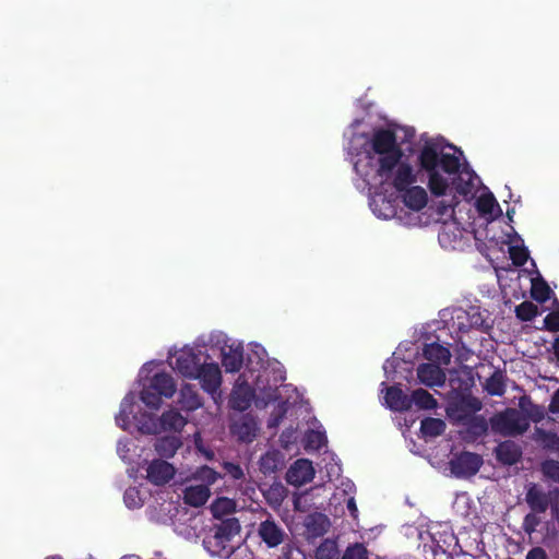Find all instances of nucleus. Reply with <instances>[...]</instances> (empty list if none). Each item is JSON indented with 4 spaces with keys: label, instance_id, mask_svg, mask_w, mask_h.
Listing matches in <instances>:
<instances>
[{
    "label": "nucleus",
    "instance_id": "nucleus-1",
    "mask_svg": "<svg viewBox=\"0 0 559 559\" xmlns=\"http://www.w3.org/2000/svg\"><path fill=\"white\" fill-rule=\"evenodd\" d=\"M370 146L372 153L378 155L376 169L382 174L388 173L403 156L396 134L390 129H376L370 140Z\"/></svg>",
    "mask_w": 559,
    "mask_h": 559
},
{
    "label": "nucleus",
    "instance_id": "nucleus-2",
    "mask_svg": "<svg viewBox=\"0 0 559 559\" xmlns=\"http://www.w3.org/2000/svg\"><path fill=\"white\" fill-rule=\"evenodd\" d=\"M418 164L427 174L438 171L440 167L449 175H455L460 169V159L454 154L441 153L438 144L426 142L418 155Z\"/></svg>",
    "mask_w": 559,
    "mask_h": 559
},
{
    "label": "nucleus",
    "instance_id": "nucleus-3",
    "mask_svg": "<svg viewBox=\"0 0 559 559\" xmlns=\"http://www.w3.org/2000/svg\"><path fill=\"white\" fill-rule=\"evenodd\" d=\"M492 431L504 437L523 435L530 428V420L515 408H507L490 418Z\"/></svg>",
    "mask_w": 559,
    "mask_h": 559
},
{
    "label": "nucleus",
    "instance_id": "nucleus-4",
    "mask_svg": "<svg viewBox=\"0 0 559 559\" xmlns=\"http://www.w3.org/2000/svg\"><path fill=\"white\" fill-rule=\"evenodd\" d=\"M376 177L381 183L391 185L397 192L404 191L417 181L413 167L402 158L385 174L376 170Z\"/></svg>",
    "mask_w": 559,
    "mask_h": 559
},
{
    "label": "nucleus",
    "instance_id": "nucleus-5",
    "mask_svg": "<svg viewBox=\"0 0 559 559\" xmlns=\"http://www.w3.org/2000/svg\"><path fill=\"white\" fill-rule=\"evenodd\" d=\"M481 465L483 457L468 451L454 454L449 462L451 473L457 478H468L476 475Z\"/></svg>",
    "mask_w": 559,
    "mask_h": 559
},
{
    "label": "nucleus",
    "instance_id": "nucleus-6",
    "mask_svg": "<svg viewBox=\"0 0 559 559\" xmlns=\"http://www.w3.org/2000/svg\"><path fill=\"white\" fill-rule=\"evenodd\" d=\"M304 536L308 542L322 537L328 533L331 526V521L328 515L321 512H312L305 516L304 522Z\"/></svg>",
    "mask_w": 559,
    "mask_h": 559
},
{
    "label": "nucleus",
    "instance_id": "nucleus-7",
    "mask_svg": "<svg viewBox=\"0 0 559 559\" xmlns=\"http://www.w3.org/2000/svg\"><path fill=\"white\" fill-rule=\"evenodd\" d=\"M193 379L200 380L201 386L205 392L214 394L222 383L221 369L215 362L202 364Z\"/></svg>",
    "mask_w": 559,
    "mask_h": 559
},
{
    "label": "nucleus",
    "instance_id": "nucleus-8",
    "mask_svg": "<svg viewBox=\"0 0 559 559\" xmlns=\"http://www.w3.org/2000/svg\"><path fill=\"white\" fill-rule=\"evenodd\" d=\"M314 477L312 462L307 459H298L286 473V480L294 486H302Z\"/></svg>",
    "mask_w": 559,
    "mask_h": 559
},
{
    "label": "nucleus",
    "instance_id": "nucleus-9",
    "mask_svg": "<svg viewBox=\"0 0 559 559\" xmlns=\"http://www.w3.org/2000/svg\"><path fill=\"white\" fill-rule=\"evenodd\" d=\"M175 472V467L170 463L156 459L148 464L146 477L153 485L162 486L173 479Z\"/></svg>",
    "mask_w": 559,
    "mask_h": 559
},
{
    "label": "nucleus",
    "instance_id": "nucleus-10",
    "mask_svg": "<svg viewBox=\"0 0 559 559\" xmlns=\"http://www.w3.org/2000/svg\"><path fill=\"white\" fill-rule=\"evenodd\" d=\"M201 365L198 354L192 349H182L176 357L175 369L185 378L193 379Z\"/></svg>",
    "mask_w": 559,
    "mask_h": 559
},
{
    "label": "nucleus",
    "instance_id": "nucleus-11",
    "mask_svg": "<svg viewBox=\"0 0 559 559\" xmlns=\"http://www.w3.org/2000/svg\"><path fill=\"white\" fill-rule=\"evenodd\" d=\"M416 371L419 382L426 386H442L445 382V373L437 364L423 362Z\"/></svg>",
    "mask_w": 559,
    "mask_h": 559
},
{
    "label": "nucleus",
    "instance_id": "nucleus-12",
    "mask_svg": "<svg viewBox=\"0 0 559 559\" xmlns=\"http://www.w3.org/2000/svg\"><path fill=\"white\" fill-rule=\"evenodd\" d=\"M522 454V448L512 440L502 441L495 448L496 460L506 466L520 462Z\"/></svg>",
    "mask_w": 559,
    "mask_h": 559
},
{
    "label": "nucleus",
    "instance_id": "nucleus-13",
    "mask_svg": "<svg viewBox=\"0 0 559 559\" xmlns=\"http://www.w3.org/2000/svg\"><path fill=\"white\" fill-rule=\"evenodd\" d=\"M525 501L532 512L545 513L550 506L549 493H546L537 484L531 483L527 486Z\"/></svg>",
    "mask_w": 559,
    "mask_h": 559
},
{
    "label": "nucleus",
    "instance_id": "nucleus-14",
    "mask_svg": "<svg viewBox=\"0 0 559 559\" xmlns=\"http://www.w3.org/2000/svg\"><path fill=\"white\" fill-rule=\"evenodd\" d=\"M260 538L267 547L274 548L281 545L285 538L284 530L273 520H265L260 523L258 530Z\"/></svg>",
    "mask_w": 559,
    "mask_h": 559
},
{
    "label": "nucleus",
    "instance_id": "nucleus-15",
    "mask_svg": "<svg viewBox=\"0 0 559 559\" xmlns=\"http://www.w3.org/2000/svg\"><path fill=\"white\" fill-rule=\"evenodd\" d=\"M204 547L207 551L221 558H228L235 551V546L233 542L228 538H224L222 535L214 533L211 536H207L203 540Z\"/></svg>",
    "mask_w": 559,
    "mask_h": 559
},
{
    "label": "nucleus",
    "instance_id": "nucleus-16",
    "mask_svg": "<svg viewBox=\"0 0 559 559\" xmlns=\"http://www.w3.org/2000/svg\"><path fill=\"white\" fill-rule=\"evenodd\" d=\"M384 401L385 405L394 412H407L412 408L411 396L397 385L386 388Z\"/></svg>",
    "mask_w": 559,
    "mask_h": 559
},
{
    "label": "nucleus",
    "instance_id": "nucleus-17",
    "mask_svg": "<svg viewBox=\"0 0 559 559\" xmlns=\"http://www.w3.org/2000/svg\"><path fill=\"white\" fill-rule=\"evenodd\" d=\"M284 465V454L278 450L266 451L259 461V469L265 476L275 474L281 471Z\"/></svg>",
    "mask_w": 559,
    "mask_h": 559
},
{
    "label": "nucleus",
    "instance_id": "nucleus-18",
    "mask_svg": "<svg viewBox=\"0 0 559 559\" xmlns=\"http://www.w3.org/2000/svg\"><path fill=\"white\" fill-rule=\"evenodd\" d=\"M231 432L241 442H252L257 437L258 425L252 417L245 416L231 426Z\"/></svg>",
    "mask_w": 559,
    "mask_h": 559
},
{
    "label": "nucleus",
    "instance_id": "nucleus-19",
    "mask_svg": "<svg viewBox=\"0 0 559 559\" xmlns=\"http://www.w3.org/2000/svg\"><path fill=\"white\" fill-rule=\"evenodd\" d=\"M402 192L403 202L408 209L420 211L426 206L428 195L423 187L412 185Z\"/></svg>",
    "mask_w": 559,
    "mask_h": 559
},
{
    "label": "nucleus",
    "instance_id": "nucleus-20",
    "mask_svg": "<svg viewBox=\"0 0 559 559\" xmlns=\"http://www.w3.org/2000/svg\"><path fill=\"white\" fill-rule=\"evenodd\" d=\"M151 389L157 391L163 397L170 399L176 392L174 378L167 372H156L150 380Z\"/></svg>",
    "mask_w": 559,
    "mask_h": 559
},
{
    "label": "nucleus",
    "instance_id": "nucleus-21",
    "mask_svg": "<svg viewBox=\"0 0 559 559\" xmlns=\"http://www.w3.org/2000/svg\"><path fill=\"white\" fill-rule=\"evenodd\" d=\"M243 364V348L239 346H228L222 350V365L226 372H237Z\"/></svg>",
    "mask_w": 559,
    "mask_h": 559
},
{
    "label": "nucleus",
    "instance_id": "nucleus-22",
    "mask_svg": "<svg viewBox=\"0 0 559 559\" xmlns=\"http://www.w3.org/2000/svg\"><path fill=\"white\" fill-rule=\"evenodd\" d=\"M423 356L431 364L437 365H449L451 361V352L448 347L440 345L439 343L425 344L423 348Z\"/></svg>",
    "mask_w": 559,
    "mask_h": 559
},
{
    "label": "nucleus",
    "instance_id": "nucleus-23",
    "mask_svg": "<svg viewBox=\"0 0 559 559\" xmlns=\"http://www.w3.org/2000/svg\"><path fill=\"white\" fill-rule=\"evenodd\" d=\"M179 404L183 411L193 412L203 405L202 397L192 384H183L179 393Z\"/></svg>",
    "mask_w": 559,
    "mask_h": 559
},
{
    "label": "nucleus",
    "instance_id": "nucleus-24",
    "mask_svg": "<svg viewBox=\"0 0 559 559\" xmlns=\"http://www.w3.org/2000/svg\"><path fill=\"white\" fill-rule=\"evenodd\" d=\"M211 495L207 485L188 486L183 490V501L186 504L198 508L206 503Z\"/></svg>",
    "mask_w": 559,
    "mask_h": 559
},
{
    "label": "nucleus",
    "instance_id": "nucleus-25",
    "mask_svg": "<svg viewBox=\"0 0 559 559\" xmlns=\"http://www.w3.org/2000/svg\"><path fill=\"white\" fill-rule=\"evenodd\" d=\"M252 399V390L248 385H239L231 392L229 405L235 411L243 412L251 406Z\"/></svg>",
    "mask_w": 559,
    "mask_h": 559
},
{
    "label": "nucleus",
    "instance_id": "nucleus-26",
    "mask_svg": "<svg viewBox=\"0 0 559 559\" xmlns=\"http://www.w3.org/2000/svg\"><path fill=\"white\" fill-rule=\"evenodd\" d=\"M182 445L181 440L175 436H165L158 438L155 442V451L162 457H173L177 450Z\"/></svg>",
    "mask_w": 559,
    "mask_h": 559
},
{
    "label": "nucleus",
    "instance_id": "nucleus-27",
    "mask_svg": "<svg viewBox=\"0 0 559 559\" xmlns=\"http://www.w3.org/2000/svg\"><path fill=\"white\" fill-rule=\"evenodd\" d=\"M286 496L287 489L281 483H273L265 490H263V497L266 503L275 510L282 506Z\"/></svg>",
    "mask_w": 559,
    "mask_h": 559
},
{
    "label": "nucleus",
    "instance_id": "nucleus-28",
    "mask_svg": "<svg viewBox=\"0 0 559 559\" xmlns=\"http://www.w3.org/2000/svg\"><path fill=\"white\" fill-rule=\"evenodd\" d=\"M534 440L546 451L558 452L559 450V436L556 432L536 427Z\"/></svg>",
    "mask_w": 559,
    "mask_h": 559
},
{
    "label": "nucleus",
    "instance_id": "nucleus-29",
    "mask_svg": "<svg viewBox=\"0 0 559 559\" xmlns=\"http://www.w3.org/2000/svg\"><path fill=\"white\" fill-rule=\"evenodd\" d=\"M159 420L164 430L181 431L187 424V419L177 409L164 412Z\"/></svg>",
    "mask_w": 559,
    "mask_h": 559
},
{
    "label": "nucleus",
    "instance_id": "nucleus-30",
    "mask_svg": "<svg viewBox=\"0 0 559 559\" xmlns=\"http://www.w3.org/2000/svg\"><path fill=\"white\" fill-rule=\"evenodd\" d=\"M314 559H342V551L338 549L337 542L325 538L316 549Z\"/></svg>",
    "mask_w": 559,
    "mask_h": 559
},
{
    "label": "nucleus",
    "instance_id": "nucleus-31",
    "mask_svg": "<svg viewBox=\"0 0 559 559\" xmlns=\"http://www.w3.org/2000/svg\"><path fill=\"white\" fill-rule=\"evenodd\" d=\"M485 390L492 396H502L506 392V376L501 370H495L486 380Z\"/></svg>",
    "mask_w": 559,
    "mask_h": 559
},
{
    "label": "nucleus",
    "instance_id": "nucleus-32",
    "mask_svg": "<svg viewBox=\"0 0 559 559\" xmlns=\"http://www.w3.org/2000/svg\"><path fill=\"white\" fill-rule=\"evenodd\" d=\"M412 405L420 409H435L438 406L437 400L425 389H416L411 394Z\"/></svg>",
    "mask_w": 559,
    "mask_h": 559
},
{
    "label": "nucleus",
    "instance_id": "nucleus-33",
    "mask_svg": "<svg viewBox=\"0 0 559 559\" xmlns=\"http://www.w3.org/2000/svg\"><path fill=\"white\" fill-rule=\"evenodd\" d=\"M445 423L440 418L427 417L420 423V431L424 437H439L445 430Z\"/></svg>",
    "mask_w": 559,
    "mask_h": 559
},
{
    "label": "nucleus",
    "instance_id": "nucleus-34",
    "mask_svg": "<svg viewBox=\"0 0 559 559\" xmlns=\"http://www.w3.org/2000/svg\"><path fill=\"white\" fill-rule=\"evenodd\" d=\"M241 526L236 518H228L214 527V533L222 535L225 539H233L239 535Z\"/></svg>",
    "mask_w": 559,
    "mask_h": 559
},
{
    "label": "nucleus",
    "instance_id": "nucleus-35",
    "mask_svg": "<svg viewBox=\"0 0 559 559\" xmlns=\"http://www.w3.org/2000/svg\"><path fill=\"white\" fill-rule=\"evenodd\" d=\"M551 289L547 282L542 278H533L531 287V297L537 302H545L550 298Z\"/></svg>",
    "mask_w": 559,
    "mask_h": 559
},
{
    "label": "nucleus",
    "instance_id": "nucleus-36",
    "mask_svg": "<svg viewBox=\"0 0 559 559\" xmlns=\"http://www.w3.org/2000/svg\"><path fill=\"white\" fill-rule=\"evenodd\" d=\"M495 207H497L498 211L501 212L499 204H498L495 195L491 192L483 193L476 200V209H477L478 213L481 215L492 214Z\"/></svg>",
    "mask_w": 559,
    "mask_h": 559
},
{
    "label": "nucleus",
    "instance_id": "nucleus-37",
    "mask_svg": "<svg viewBox=\"0 0 559 559\" xmlns=\"http://www.w3.org/2000/svg\"><path fill=\"white\" fill-rule=\"evenodd\" d=\"M342 559H370V551L364 543H350L342 552Z\"/></svg>",
    "mask_w": 559,
    "mask_h": 559
},
{
    "label": "nucleus",
    "instance_id": "nucleus-38",
    "mask_svg": "<svg viewBox=\"0 0 559 559\" xmlns=\"http://www.w3.org/2000/svg\"><path fill=\"white\" fill-rule=\"evenodd\" d=\"M428 187L431 193L436 197L444 195L449 187L448 180L443 176H441L439 171L430 173L428 174Z\"/></svg>",
    "mask_w": 559,
    "mask_h": 559
},
{
    "label": "nucleus",
    "instance_id": "nucleus-39",
    "mask_svg": "<svg viewBox=\"0 0 559 559\" xmlns=\"http://www.w3.org/2000/svg\"><path fill=\"white\" fill-rule=\"evenodd\" d=\"M538 314V308L532 301H523L515 307V316L521 321H532Z\"/></svg>",
    "mask_w": 559,
    "mask_h": 559
},
{
    "label": "nucleus",
    "instance_id": "nucleus-40",
    "mask_svg": "<svg viewBox=\"0 0 559 559\" xmlns=\"http://www.w3.org/2000/svg\"><path fill=\"white\" fill-rule=\"evenodd\" d=\"M162 397L163 396L158 394L157 391L151 389L148 384L145 385L140 393L141 401L152 409H158L160 407Z\"/></svg>",
    "mask_w": 559,
    "mask_h": 559
},
{
    "label": "nucleus",
    "instance_id": "nucleus-41",
    "mask_svg": "<svg viewBox=\"0 0 559 559\" xmlns=\"http://www.w3.org/2000/svg\"><path fill=\"white\" fill-rule=\"evenodd\" d=\"M540 472L545 478L559 483V462L547 459L540 463Z\"/></svg>",
    "mask_w": 559,
    "mask_h": 559
},
{
    "label": "nucleus",
    "instance_id": "nucleus-42",
    "mask_svg": "<svg viewBox=\"0 0 559 559\" xmlns=\"http://www.w3.org/2000/svg\"><path fill=\"white\" fill-rule=\"evenodd\" d=\"M467 316L471 328H475L485 333H488L491 330L492 324L489 323L478 310H473L472 312H468Z\"/></svg>",
    "mask_w": 559,
    "mask_h": 559
},
{
    "label": "nucleus",
    "instance_id": "nucleus-43",
    "mask_svg": "<svg viewBox=\"0 0 559 559\" xmlns=\"http://www.w3.org/2000/svg\"><path fill=\"white\" fill-rule=\"evenodd\" d=\"M306 448L320 450L326 443V437L323 432L309 430L306 433Z\"/></svg>",
    "mask_w": 559,
    "mask_h": 559
},
{
    "label": "nucleus",
    "instance_id": "nucleus-44",
    "mask_svg": "<svg viewBox=\"0 0 559 559\" xmlns=\"http://www.w3.org/2000/svg\"><path fill=\"white\" fill-rule=\"evenodd\" d=\"M219 477V474L209 466H202L197 469L195 478L204 481V485H213Z\"/></svg>",
    "mask_w": 559,
    "mask_h": 559
},
{
    "label": "nucleus",
    "instance_id": "nucleus-45",
    "mask_svg": "<svg viewBox=\"0 0 559 559\" xmlns=\"http://www.w3.org/2000/svg\"><path fill=\"white\" fill-rule=\"evenodd\" d=\"M510 257L514 265L523 266L528 259V251L524 247H511Z\"/></svg>",
    "mask_w": 559,
    "mask_h": 559
},
{
    "label": "nucleus",
    "instance_id": "nucleus-46",
    "mask_svg": "<svg viewBox=\"0 0 559 559\" xmlns=\"http://www.w3.org/2000/svg\"><path fill=\"white\" fill-rule=\"evenodd\" d=\"M124 503L130 509H136L142 507V500L139 496V490L135 488H128L123 495Z\"/></svg>",
    "mask_w": 559,
    "mask_h": 559
},
{
    "label": "nucleus",
    "instance_id": "nucleus-47",
    "mask_svg": "<svg viewBox=\"0 0 559 559\" xmlns=\"http://www.w3.org/2000/svg\"><path fill=\"white\" fill-rule=\"evenodd\" d=\"M466 175H468V180H464L462 178V176H460L459 181L454 182L455 190L461 195H467L468 193H471V191L474 187V183L472 180V174L467 171Z\"/></svg>",
    "mask_w": 559,
    "mask_h": 559
},
{
    "label": "nucleus",
    "instance_id": "nucleus-48",
    "mask_svg": "<svg viewBox=\"0 0 559 559\" xmlns=\"http://www.w3.org/2000/svg\"><path fill=\"white\" fill-rule=\"evenodd\" d=\"M225 473L230 476L234 480H239L245 477L243 471L239 464L233 462L224 463Z\"/></svg>",
    "mask_w": 559,
    "mask_h": 559
},
{
    "label": "nucleus",
    "instance_id": "nucleus-49",
    "mask_svg": "<svg viewBox=\"0 0 559 559\" xmlns=\"http://www.w3.org/2000/svg\"><path fill=\"white\" fill-rule=\"evenodd\" d=\"M481 406V402L472 395L463 396L461 400V407L473 413L480 411Z\"/></svg>",
    "mask_w": 559,
    "mask_h": 559
},
{
    "label": "nucleus",
    "instance_id": "nucleus-50",
    "mask_svg": "<svg viewBox=\"0 0 559 559\" xmlns=\"http://www.w3.org/2000/svg\"><path fill=\"white\" fill-rule=\"evenodd\" d=\"M544 326L549 332H559V311H551L544 319Z\"/></svg>",
    "mask_w": 559,
    "mask_h": 559
},
{
    "label": "nucleus",
    "instance_id": "nucleus-51",
    "mask_svg": "<svg viewBox=\"0 0 559 559\" xmlns=\"http://www.w3.org/2000/svg\"><path fill=\"white\" fill-rule=\"evenodd\" d=\"M526 414L527 419H532L534 423H539L545 417L544 408L535 404L530 405L526 409Z\"/></svg>",
    "mask_w": 559,
    "mask_h": 559
},
{
    "label": "nucleus",
    "instance_id": "nucleus-52",
    "mask_svg": "<svg viewBox=\"0 0 559 559\" xmlns=\"http://www.w3.org/2000/svg\"><path fill=\"white\" fill-rule=\"evenodd\" d=\"M536 513H528L524 518L523 527L526 533H532L535 531L536 525L538 524V519L535 515Z\"/></svg>",
    "mask_w": 559,
    "mask_h": 559
},
{
    "label": "nucleus",
    "instance_id": "nucleus-53",
    "mask_svg": "<svg viewBox=\"0 0 559 559\" xmlns=\"http://www.w3.org/2000/svg\"><path fill=\"white\" fill-rule=\"evenodd\" d=\"M231 509V501L228 499H218L213 506L212 511L214 515H217L218 512L222 510L224 512H227Z\"/></svg>",
    "mask_w": 559,
    "mask_h": 559
},
{
    "label": "nucleus",
    "instance_id": "nucleus-54",
    "mask_svg": "<svg viewBox=\"0 0 559 559\" xmlns=\"http://www.w3.org/2000/svg\"><path fill=\"white\" fill-rule=\"evenodd\" d=\"M471 427L479 435L486 433L488 429L487 423L483 417H474Z\"/></svg>",
    "mask_w": 559,
    "mask_h": 559
},
{
    "label": "nucleus",
    "instance_id": "nucleus-55",
    "mask_svg": "<svg viewBox=\"0 0 559 559\" xmlns=\"http://www.w3.org/2000/svg\"><path fill=\"white\" fill-rule=\"evenodd\" d=\"M526 559H548L546 550L539 546L533 547L526 555Z\"/></svg>",
    "mask_w": 559,
    "mask_h": 559
},
{
    "label": "nucleus",
    "instance_id": "nucleus-56",
    "mask_svg": "<svg viewBox=\"0 0 559 559\" xmlns=\"http://www.w3.org/2000/svg\"><path fill=\"white\" fill-rule=\"evenodd\" d=\"M548 409L552 414L559 413V389L554 393Z\"/></svg>",
    "mask_w": 559,
    "mask_h": 559
},
{
    "label": "nucleus",
    "instance_id": "nucleus-57",
    "mask_svg": "<svg viewBox=\"0 0 559 559\" xmlns=\"http://www.w3.org/2000/svg\"><path fill=\"white\" fill-rule=\"evenodd\" d=\"M116 421L122 429L127 428V425L129 424V416L124 409H121L119 412V414L116 417Z\"/></svg>",
    "mask_w": 559,
    "mask_h": 559
},
{
    "label": "nucleus",
    "instance_id": "nucleus-58",
    "mask_svg": "<svg viewBox=\"0 0 559 559\" xmlns=\"http://www.w3.org/2000/svg\"><path fill=\"white\" fill-rule=\"evenodd\" d=\"M438 214L448 215L450 212L453 213V206L451 204H445L444 202H440L437 209Z\"/></svg>",
    "mask_w": 559,
    "mask_h": 559
},
{
    "label": "nucleus",
    "instance_id": "nucleus-59",
    "mask_svg": "<svg viewBox=\"0 0 559 559\" xmlns=\"http://www.w3.org/2000/svg\"><path fill=\"white\" fill-rule=\"evenodd\" d=\"M347 509L350 512V514L356 518V513L358 512V510L354 498H349L347 500Z\"/></svg>",
    "mask_w": 559,
    "mask_h": 559
},
{
    "label": "nucleus",
    "instance_id": "nucleus-60",
    "mask_svg": "<svg viewBox=\"0 0 559 559\" xmlns=\"http://www.w3.org/2000/svg\"><path fill=\"white\" fill-rule=\"evenodd\" d=\"M554 354H555L557 360L559 361V336L556 337V340L554 342Z\"/></svg>",
    "mask_w": 559,
    "mask_h": 559
},
{
    "label": "nucleus",
    "instance_id": "nucleus-61",
    "mask_svg": "<svg viewBox=\"0 0 559 559\" xmlns=\"http://www.w3.org/2000/svg\"><path fill=\"white\" fill-rule=\"evenodd\" d=\"M204 453H205V456H206L209 460H211V459L214 456V453H213V452H211V451H205Z\"/></svg>",
    "mask_w": 559,
    "mask_h": 559
},
{
    "label": "nucleus",
    "instance_id": "nucleus-62",
    "mask_svg": "<svg viewBox=\"0 0 559 559\" xmlns=\"http://www.w3.org/2000/svg\"><path fill=\"white\" fill-rule=\"evenodd\" d=\"M46 559H62L60 556H49Z\"/></svg>",
    "mask_w": 559,
    "mask_h": 559
},
{
    "label": "nucleus",
    "instance_id": "nucleus-63",
    "mask_svg": "<svg viewBox=\"0 0 559 559\" xmlns=\"http://www.w3.org/2000/svg\"><path fill=\"white\" fill-rule=\"evenodd\" d=\"M507 214H508V217H509L510 219H512V217H511V216H512V213H511L510 211H508V212H507Z\"/></svg>",
    "mask_w": 559,
    "mask_h": 559
},
{
    "label": "nucleus",
    "instance_id": "nucleus-64",
    "mask_svg": "<svg viewBox=\"0 0 559 559\" xmlns=\"http://www.w3.org/2000/svg\"><path fill=\"white\" fill-rule=\"evenodd\" d=\"M554 304H555L556 306H559V301H558V299H557V298H555Z\"/></svg>",
    "mask_w": 559,
    "mask_h": 559
}]
</instances>
